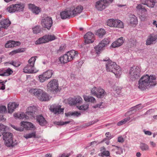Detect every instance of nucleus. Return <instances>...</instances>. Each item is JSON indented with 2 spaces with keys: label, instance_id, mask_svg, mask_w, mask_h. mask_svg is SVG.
Segmentation results:
<instances>
[{
  "label": "nucleus",
  "instance_id": "59",
  "mask_svg": "<svg viewBox=\"0 0 157 157\" xmlns=\"http://www.w3.org/2000/svg\"><path fill=\"white\" fill-rule=\"evenodd\" d=\"M103 103L102 102H101V103H100L99 104H97L96 105H95L93 106V107H94V108H102V107H101V106L102 105V104H103Z\"/></svg>",
  "mask_w": 157,
  "mask_h": 157
},
{
  "label": "nucleus",
  "instance_id": "26",
  "mask_svg": "<svg viewBox=\"0 0 157 157\" xmlns=\"http://www.w3.org/2000/svg\"><path fill=\"white\" fill-rule=\"evenodd\" d=\"M36 121L39 124L42 126H45L47 123L46 121L42 115H39L37 116Z\"/></svg>",
  "mask_w": 157,
  "mask_h": 157
},
{
  "label": "nucleus",
  "instance_id": "37",
  "mask_svg": "<svg viewBox=\"0 0 157 157\" xmlns=\"http://www.w3.org/2000/svg\"><path fill=\"white\" fill-rule=\"evenodd\" d=\"M53 73V71L52 70H49L43 73V74L44 75V76H45L48 79L51 77Z\"/></svg>",
  "mask_w": 157,
  "mask_h": 157
},
{
  "label": "nucleus",
  "instance_id": "58",
  "mask_svg": "<svg viewBox=\"0 0 157 157\" xmlns=\"http://www.w3.org/2000/svg\"><path fill=\"white\" fill-rule=\"evenodd\" d=\"M70 114H71V116H78L81 115L80 113L78 112H72L71 113H70Z\"/></svg>",
  "mask_w": 157,
  "mask_h": 157
},
{
  "label": "nucleus",
  "instance_id": "48",
  "mask_svg": "<svg viewBox=\"0 0 157 157\" xmlns=\"http://www.w3.org/2000/svg\"><path fill=\"white\" fill-rule=\"evenodd\" d=\"M4 71L5 76H9L13 72V71L9 68L4 69Z\"/></svg>",
  "mask_w": 157,
  "mask_h": 157
},
{
  "label": "nucleus",
  "instance_id": "17",
  "mask_svg": "<svg viewBox=\"0 0 157 157\" xmlns=\"http://www.w3.org/2000/svg\"><path fill=\"white\" fill-rule=\"evenodd\" d=\"M140 2L142 4L150 8L154 7L155 3V0H140Z\"/></svg>",
  "mask_w": 157,
  "mask_h": 157
},
{
  "label": "nucleus",
  "instance_id": "60",
  "mask_svg": "<svg viewBox=\"0 0 157 157\" xmlns=\"http://www.w3.org/2000/svg\"><path fill=\"white\" fill-rule=\"evenodd\" d=\"M96 122L95 121H92L90 122H89L86 124V126H89L91 125L94 124Z\"/></svg>",
  "mask_w": 157,
  "mask_h": 157
},
{
  "label": "nucleus",
  "instance_id": "25",
  "mask_svg": "<svg viewBox=\"0 0 157 157\" xmlns=\"http://www.w3.org/2000/svg\"><path fill=\"white\" fill-rule=\"evenodd\" d=\"M20 44L19 42L9 40L5 44V47L7 48H11L19 45Z\"/></svg>",
  "mask_w": 157,
  "mask_h": 157
},
{
  "label": "nucleus",
  "instance_id": "50",
  "mask_svg": "<svg viewBox=\"0 0 157 157\" xmlns=\"http://www.w3.org/2000/svg\"><path fill=\"white\" fill-rule=\"evenodd\" d=\"M39 80L41 82H44L46 80L48 79L45 76H44V75L43 74L39 76Z\"/></svg>",
  "mask_w": 157,
  "mask_h": 157
},
{
  "label": "nucleus",
  "instance_id": "11",
  "mask_svg": "<svg viewBox=\"0 0 157 157\" xmlns=\"http://www.w3.org/2000/svg\"><path fill=\"white\" fill-rule=\"evenodd\" d=\"M41 25L43 27L49 29L52 25V21L51 17H47L42 19L41 21Z\"/></svg>",
  "mask_w": 157,
  "mask_h": 157
},
{
  "label": "nucleus",
  "instance_id": "24",
  "mask_svg": "<svg viewBox=\"0 0 157 157\" xmlns=\"http://www.w3.org/2000/svg\"><path fill=\"white\" fill-rule=\"evenodd\" d=\"M123 42V37H121L118 39L117 40L113 42L111 46L113 48L119 47L121 45Z\"/></svg>",
  "mask_w": 157,
  "mask_h": 157
},
{
  "label": "nucleus",
  "instance_id": "54",
  "mask_svg": "<svg viewBox=\"0 0 157 157\" xmlns=\"http://www.w3.org/2000/svg\"><path fill=\"white\" fill-rule=\"evenodd\" d=\"M70 155L71 154L70 153H63L61 155H60L59 157H69Z\"/></svg>",
  "mask_w": 157,
  "mask_h": 157
},
{
  "label": "nucleus",
  "instance_id": "44",
  "mask_svg": "<svg viewBox=\"0 0 157 157\" xmlns=\"http://www.w3.org/2000/svg\"><path fill=\"white\" fill-rule=\"evenodd\" d=\"M33 30L34 33L37 34L40 32L41 29L40 26H36L33 28Z\"/></svg>",
  "mask_w": 157,
  "mask_h": 157
},
{
  "label": "nucleus",
  "instance_id": "18",
  "mask_svg": "<svg viewBox=\"0 0 157 157\" xmlns=\"http://www.w3.org/2000/svg\"><path fill=\"white\" fill-rule=\"evenodd\" d=\"M60 16L61 18L63 19H64L67 18H69L71 16V9L67 10L61 12Z\"/></svg>",
  "mask_w": 157,
  "mask_h": 157
},
{
  "label": "nucleus",
  "instance_id": "8",
  "mask_svg": "<svg viewBox=\"0 0 157 157\" xmlns=\"http://www.w3.org/2000/svg\"><path fill=\"white\" fill-rule=\"evenodd\" d=\"M24 8V5L21 3L12 5L8 7L7 10L10 13H13L16 11H22Z\"/></svg>",
  "mask_w": 157,
  "mask_h": 157
},
{
  "label": "nucleus",
  "instance_id": "38",
  "mask_svg": "<svg viewBox=\"0 0 157 157\" xmlns=\"http://www.w3.org/2000/svg\"><path fill=\"white\" fill-rule=\"evenodd\" d=\"M36 132L34 131L31 133L26 134L24 135V137L26 139H28L31 138H36Z\"/></svg>",
  "mask_w": 157,
  "mask_h": 157
},
{
  "label": "nucleus",
  "instance_id": "2",
  "mask_svg": "<svg viewBox=\"0 0 157 157\" xmlns=\"http://www.w3.org/2000/svg\"><path fill=\"white\" fill-rule=\"evenodd\" d=\"M109 60V58L103 60L104 61H108L105 65L106 71H107L112 72L117 77H118L122 73L121 68L119 66L117 65L116 63Z\"/></svg>",
  "mask_w": 157,
  "mask_h": 157
},
{
  "label": "nucleus",
  "instance_id": "42",
  "mask_svg": "<svg viewBox=\"0 0 157 157\" xmlns=\"http://www.w3.org/2000/svg\"><path fill=\"white\" fill-rule=\"evenodd\" d=\"M47 42H48L49 41H51L54 40L56 38V37L54 35H45Z\"/></svg>",
  "mask_w": 157,
  "mask_h": 157
},
{
  "label": "nucleus",
  "instance_id": "41",
  "mask_svg": "<svg viewBox=\"0 0 157 157\" xmlns=\"http://www.w3.org/2000/svg\"><path fill=\"white\" fill-rule=\"evenodd\" d=\"M105 34V31L103 29L98 30L96 33V35L100 37H101Z\"/></svg>",
  "mask_w": 157,
  "mask_h": 157
},
{
  "label": "nucleus",
  "instance_id": "3",
  "mask_svg": "<svg viewBox=\"0 0 157 157\" xmlns=\"http://www.w3.org/2000/svg\"><path fill=\"white\" fill-rule=\"evenodd\" d=\"M3 140L5 141V144L8 147H13L17 145V143L13 142V134L12 133L3 132L2 133Z\"/></svg>",
  "mask_w": 157,
  "mask_h": 157
},
{
  "label": "nucleus",
  "instance_id": "33",
  "mask_svg": "<svg viewBox=\"0 0 157 157\" xmlns=\"http://www.w3.org/2000/svg\"><path fill=\"white\" fill-rule=\"evenodd\" d=\"M39 99L42 101H47L48 100L49 97L47 94L43 91L41 95L39 98Z\"/></svg>",
  "mask_w": 157,
  "mask_h": 157
},
{
  "label": "nucleus",
  "instance_id": "63",
  "mask_svg": "<svg viewBox=\"0 0 157 157\" xmlns=\"http://www.w3.org/2000/svg\"><path fill=\"white\" fill-rule=\"evenodd\" d=\"M0 75L2 76H5L4 69H0Z\"/></svg>",
  "mask_w": 157,
  "mask_h": 157
},
{
  "label": "nucleus",
  "instance_id": "23",
  "mask_svg": "<svg viewBox=\"0 0 157 157\" xmlns=\"http://www.w3.org/2000/svg\"><path fill=\"white\" fill-rule=\"evenodd\" d=\"M43 90L40 89H31L29 90V92L32 94H33L36 96L39 99L40 96L41 95Z\"/></svg>",
  "mask_w": 157,
  "mask_h": 157
},
{
  "label": "nucleus",
  "instance_id": "39",
  "mask_svg": "<svg viewBox=\"0 0 157 157\" xmlns=\"http://www.w3.org/2000/svg\"><path fill=\"white\" fill-rule=\"evenodd\" d=\"M140 149L142 151H146L149 150V146L144 143H141L140 146Z\"/></svg>",
  "mask_w": 157,
  "mask_h": 157
},
{
  "label": "nucleus",
  "instance_id": "34",
  "mask_svg": "<svg viewBox=\"0 0 157 157\" xmlns=\"http://www.w3.org/2000/svg\"><path fill=\"white\" fill-rule=\"evenodd\" d=\"M83 98L84 100L86 101L90 102L93 103H94L96 102L95 98L91 96L84 95Z\"/></svg>",
  "mask_w": 157,
  "mask_h": 157
},
{
  "label": "nucleus",
  "instance_id": "27",
  "mask_svg": "<svg viewBox=\"0 0 157 157\" xmlns=\"http://www.w3.org/2000/svg\"><path fill=\"white\" fill-rule=\"evenodd\" d=\"M29 8L31 10L33 13H35L36 14H39L40 12L39 8L33 4H29Z\"/></svg>",
  "mask_w": 157,
  "mask_h": 157
},
{
  "label": "nucleus",
  "instance_id": "19",
  "mask_svg": "<svg viewBox=\"0 0 157 157\" xmlns=\"http://www.w3.org/2000/svg\"><path fill=\"white\" fill-rule=\"evenodd\" d=\"M11 24V22L8 19H6L0 21V31L3 28L6 29Z\"/></svg>",
  "mask_w": 157,
  "mask_h": 157
},
{
  "label": "nucleus",
  "instance_id": "20",
  "mask_svg": "<svg viewBox=\"0 0 157 157\" xmlns=\"http://www.w3.org/2000/svg\"><path fill=\"white\" fill-rule=\"evenodd\" d=\"M20 125L24 128H25L26 130H29L30 128H35L33 124L31 123L23 121L20 123Z\"/></svg>",
  "mask_w": 157,
  "mask_h": 157
},
{
  "label": "nucleus",
  "instance_id": "43",
  "mask_svg": "<svg viewBox=\"0 0 157 157\" xmlns=\"http://www.w3.org/2000/svg\"><path fill=\"white\" fill-rule=\"evenodd\" d=\"M25 51V49L24 48H18L17 49L15 50L10 53V54L13 55L16 53L23 52Z\"/></svg>",
  "mask_w": 157,
  "mask_h": 157
},
{
  "label": "nucleus",
  "instance_id": "52",
  "mask_svg": "<svg viewBox=\"0 0 157 157\" xmlns=\"http://www.w3.org/2000/svg\"><path fill=\"white\" fill-rule=\"evenodd\" d=\"M136 8L139 10H141L142 11H143L144 12H146L147 11L144 8H143L141 4L138 5L136 6Z\"/></svg>",
  "mask_w": 157,
  "mask_h": 157
},
{
  "label": "nucleus",
  "instance_id": "16",
  "mask_svg": "<svg viewBox=\"0 0 157 157\" xmlns=\"http://www.w3.org/2000/svg\"><path fill=\"white\" fill-rule=\"evenodd\" d=\"M104 2L103 0H100L96 2L95 7L98 10L102 11L107 7Z\"/></svg>",
  "mask_w": 157,
  "mask_h": 157
},
{
  "label": "nucleus",
  "instance_id": "7",
  "mask_svg": "<svg viewBox=\"0 0 157 157\" xmlns=\"http://www.w3.org/2000/svg\"><path fill=\"white\" fill-rule=\"evenodd\" d=\"M36 110L37 109L35 106H29L27 109L25 114H21L20 115H23V117L22 118H25L26 119L34 118L35 115V113Z\"/></svg>",
  "mask_w": 157,
  "mask_h": 157
},
{
  "label": "nucleus",
  "instance_id": "36",
  "mask_svg": "<svg viewBox=\"0 0 157 157\" xmlns=\"http://www.w3.org/2000/svg\"><path fill=\"white\" fill-rule=\"evenodd\" d=\"M130 22L132 24H136L137 23V20L136 17L133 14H131L130 16Z\"/></svg>",
  "mask_w": 157,
  "mask_h": 157
},
{
  "label": "nucleus",
  "instance_id": "30",
  "mask_svg": "<svg viewBox=\"0 0 157 157\" xmlns=\"http://www.w3.org/2000/svg\"><path fill=\"white\" fill-rule=\"evenodd\" d=\"M106 94V92L104 90L100 87L98 90L97 97L99 98H103Z\"/></svg>",
  "mask_w": 157,
  "mask_h": 157
},
{
  "label": "nucleus",
  "instance_id": "55",
  "mask_svg": "<svg viewBox=\"0 0 157 157\" xmlns=\"http://www.w3.org/2000/svg\"><path fill=\"white\" fill-rule=\"evenodd\" d=\"M155 112L154 110L153 109H149L147 110L145 113L144 115L147 114H151L152 113H154Z\"/></svg>",
  "mask_w": 157,
  "mask_h": 157
},
{
  "label": "nucleus",
  "instance_id": "13",
  "mask_svg": "<svg viewBox=\"0 0 157 157\" xmlns=\"http://www.w3.org/2000/svg\"><path fill=\"white\" fill-rule=\"evenodd\" d=\"M94 34L91 32H89L86 33L84 36L85 42L87 44L93 43L94 40Z\"/></svg>",
  "mask_w": 157,
  "mask_h": 157
},
{
  "label": "nucleus",
  "instance_id": "21",
  "mask_svg": "<svg viewBox=\"0 0 157 157\" xmlns=\"http://www.w3.org/2000/svg\"><path fill=\"white\" fill-rule=\"evenodd\" d=\"M61 107L60 105L56 106L50 109V110L55 114H58L62 113H63L64 109L61 108Z\"/></svg>",
  "mask_w": 157,
  "mask_h": 157
},
{
  "label": "nucleus",
  "instance_id": "10",
  "mask_svg": "<svg viewBox=\"0 0 157 157\" xmlns=\"http://www.w3.org/2000/svg\"><path fill=\"white\" fill-rule=\"evenodd\" d=\"M109 40L107 38L102 40L98 45L95 47L94 49L96 54H98L104 49V48L109 43Z\"/></svg>",
  "mask_w": 157,
  "mask_h": 157
},
{
  "label": "nucleus",
  "instance_id": "45",
  "mask_svg": "<svg viewBox=\"0 0 157 157\" xmlns=\"http://www.w3.org/2000/svg\"><path fill=\"white\" fill-rule=\"evenodd\" d=\"M99 87L96 88L95 87H94L91 90V92L92 94L94 96H97V94Z\"/></svg>",
  "mask_w": 157,
  "mask_h": 157
},
{
  "label": "nucleus",
  "instance_id": "49",
  "mask_svg": "<svg viewBox=\"0 0 157 157\" xmlns=\"http://www.w3.org/2000/svg\"><path fill=\"white\" fill-rule=\"evenodd\" d=\"M105 135L106 136V138H105L101 142H103L106 141V140L107 139L108 140H110L112 138H113V136H111L110 133L109 132H107L105 133Z\"/></svg>",
  "mask_w": 157,
  "mask_h": 157
},
{
  "label": "nucleus",
  "instance_id": "53",
  "mask_svg": "<svg viewBox=\"0 0 157 157\" xmlns=\"http://www.w3.org/2000/svg\"><path fill=\"white\" fill-rule=\"evenodd\" d=\"M6 107L5 106H0V113H5L6 111Z\"/></svg>",
  "mask_w": 157,
  "mask_h": 157
},
{
  "label": "nucleus",
  "instance_id": "46",
  "mask_svg": "<svg viewBox=\"0 0 157 157\" xmlns=\"http://www.w3.org/2000/svg\"><path fill=\"white\" fill-rule=\"evenodd\" d=\"M114 19H109L106 23L107 25L111 27H113Z\"/></svg>",
  "mask_w": 157,
  "mask_h": 157
},
{
  "label": "nucleus",
  "instance_id": "6",
  "mask_svg": "<svg viewBox=\"0 0 157 157\" xmlns=\"http://www.w3.org/2000/svg\"><path fill=\"white\" fill-rule=\"evenodd\" d=\"M36 60L35 57H32L28 61V63L23 69V72L26 73L34 72V65Z\"/></svg>",
  "mask_w": 157,
  "mask_h": 157
},
{
  "label": "nucleus",
  "instance_id": "51",
  "mask_svg": "<svg viewBox=\"0 0 157 157\" xmlns=\"http://www.w3.org/2000/svg\"><path fill=\"white\" fill-rule=\"evenodd\" d=\"M144 106L142 105L141 104H138L134 106V107L135 108V109H136V111L141 110L143 108H144Z\"/></svg>",
  "mask_w": 157,
  "mask_h": 157
},
{
  "label": "nucleus",
  "instance_id": "47",
  "mask_svg": "<svg viewBox=\"0 0 157 157\" xmlns=\"http://www.w3.org/2000/svg\"><path fill=\"white\" fill-rule=\"evenodd\" d=\"M89 107L88 104H84L79 106H78V109L79 110H86Z\"/></svg>",
  "mask_w": 157,
  "mask_h": 157
},
{
  "label": "nucleus",
  "instance_id": "61",
  "mask_svg": "<svg viewBox=\"0 0 157 157\" xmlns=\"http://www.w3.org/2000/svg\"><path fill=\"white\" fill-rule=\"evenodd\" d=\"M1 87L0 88V90H4L5 88V86L3 83V82H0Z\"/></svg>",
  "mask_w": 157,
  "mask_h": 157
},
{
  "label": "nucleus",
  "instance_id": "35",
  "mask_svg": "<svg viewBox=\"0 0 157 157\" xmlns=\"http://www.w3.org/2000/svg\"><path fill=\"white\" fill-rule=\"evenodd\" d=\"M115 147V148L112 150V151H115L117 155H121L123 153V149L122 148L117 146L113 145Z\"/></svg>",
  "mask_w": 157,
  "mask_h": 157
},
{
  "label": "nucleus",
  "instance_id": "32",
  "mask_svg": "<svg viewBox=\"0 0 157 157\" xmlns=\"http://www.w3.org/2000/svg\"><path fill=\"white\" fill-rule=\"evenodd\" d=\"M113 27L123 28L124 27L123 23L122 21L120 20H114Z\"/></svg>",
  "mask_w": 157,
  "mask_h": 157
},
{
  "label": "nucleus",
  "instance_id": "4",
  "mask_svg": "<svg viewBox=\"0 0 157 157\" xmlns=\"http://www.w3.org/2000/svg\"><path fill=\"white\" fill-rule=\"evenodd\" d=\"M77 56L76 51L72 50L68 52L67 54H65L63 56L59 57V59L61 63H64L70 61Z\"/></svg>",
  "mask_w": 157,
  "mask_h": 157
},
{
  "label": "nucleus",
  "instance_id": "5",
  "mask_svg": "<svg viewBox=\"0 0 157 157\" xmlns=\"http://www.w3.org/2000/svg\"><path fill=\"white\" fill-rule=\"evenodd\" d=\"M141 69L138 66H134L131 68L129 75L130 79L134 81L139 78L141 75Z\"/></svg>",
  "mask_w": 157,
  "mask_h": 157
},
{
  "label": "nucleus",
  "instance_id": "1",
  "mask_svg": "<svg viewBox=\"0 0 157 157\" xmlns=\"http://www.w3.org/2000/svg\"><path fill=\"white\" fill-rule=\"evenodd\" d=\"M156 76L146 75L143 76L138 82V88L142 90L148 89L151 86H154L156 84Z\"/></svg>",
  "mask_w": 157,
  "mask_h": 157
},
{
  "label": "nucleus",
  "instance_id": "14",
  "mask_svg": "<svg viewBox=\"0 0 157 157\" xmlns=\"http://www.w3.org/2000/svg\"><path fill=\"white\" fill-rule=\"evenodd\" d=\"M48 89L51 91H55L57 90L58 87L57 81L54 79L50 82L48 84Z\"/></svg>",
  "mask_w": 157,
  "mask_h": 157
},
{
  "label": "nucleus",
  "instance_id": "29",
  "mask_svg": "<svg viewBox=\"0 0 157 157\" xmlns=\"http://www.w3.org/2000/svg\"><path fill=\"white\" fill-rule=\"evenodd\" d=\"M100 151L101 153L98 154V155L99 156H110L109 152L108 151H106L105 147H102L101 148Z\"/></svg>",
  "mask_w": 157,
  "mask_h": 157
},
{
  "label": "nucleus",
  "instance_id": "57",
  "mask_svg": "<svg viewBox=\"0 0 157 157\" xmlns=\"http://www.w3.org/2000/svg\"><path fill=\"white\" fill-rule=\"evenodd\" d=\"M6 127L2 124H0V130L2 131H5Z\"/></svg>",
  "mask_w": 157,
  "mask_h": 157
},
{
  "label": "nucleus",
  "instance_id": "64",
  "mask_svg": "<svg viewBox=\"0 0 157 157\" xmlns=\"http://www.w3.org/2000/svg\"><path fill=\"white\" fill-rule=\"evenodd\" d=\"M62 123H63V121H56L54 122V124L59 125H62L63 124Z\"/></svg>",
  "mask_w": 157,
  "mask_h": 157
},
{
  "label": "nucleus",
  "instance_id": "56",
  "mask_svg": "<svg viewBox=\"0 0 157 157\" xmlns=\"http://www.w3.org/2000/svg\"><path fill=\"white\" fill-rule=\"evenodd\" d=\"M104 2L106 4L107 6H108L111 3L113 0H103Z\"/></svg>",
  "mask_w": 157,
  "mask_h": 157
},
{
  "label": "nucleus",
  "instance_id": "9",
  "mask_svg": "<svg viewBox=\"0 0 157 157\" xmlns=\"http://www.w3.org/2000/svg\"><path fill=\"white\" fill-rule=\"evenodd\" d=\"M109 40L107 38L102 40L98 45L95 47L94 49L96 54H98L104 49V48L109 43Z\"/></svg>",
  "mask_w": 157,
  "mask_h": 157
},
{
  "label": "nucleus",
  "instance_id": "15",
  "mask_svg": "<svg viewBox=\"0 0 157 157\" xmlns=\"http://www.w3.org/2000/svg\"><path fill=\"white\" fill-rule=\"evenodd\" d=\"M157 40V35L151 34L149 36L146 40V44L147 45H150L155 44Z\"/></svg>",
  "mask_w": 157,
  "mask_h": 157
},
{
  "label": "nucleus",
  "instance_id": "31",
  "mask_svg": "<svg viewBox=\"0 0 157 157\" xmlns=\"http://www.w3.org/2000/svg\"><path fill=\"white\" fill-rule=\"evenodd\" d=\"M45 35L39 38L35 41V44H40L43 43L48 42Z\"/></svg>",
  "mask_w": 157,
  "mask_h": 157
},
{
  "label": "nucleus",
  "instance_id": "12",
  "mask_svg": "<svg viewBox=\"0 0 157 157\" xmlns=\"http://www.w3.org/2000/svg\"><path fill=\"white\" fill-rule=\"evenodd\" d=\"M68 104L70 105H75L82 102V99L79 96L74 98H70L68 99Z\"/></svg>",
  "mask_w": 157,
  "mask_h": 157
},
{
  "label": "nucleus",
  "instance_id": "28",
  "mask_svg": "<svg viewBox=\"0 0 157 157\" xmlns=\"http://www.w3.org/2000/svg\"><path fill=\"white\" fill-rule=\"evenodd\" d=\"M18 106V104L15 102L9 103L8 105V112L9 113H12Z\"/></svg>",
  "mask_w": 157,
  "mask_h": 157
},
{
  "label": "nucleus",
  "instance_id": "22",
  "mask_svg": "<svg viewBox=\"0 0 157 157\" xmlns=\"http://www.w3.org/2000/svg\"><path fill=\"white\" fill-rule=\"evenodd\" d=\"M83 9V7L81 6H78L73 10H71L72 15L75 17L77 14H80Z\"/></svg>",
  "mask_w": 157,
  "mask_h": 157
},
{
  "label": "nucleus",
  "instance_id": "40",
  "mask_svg": "<svg viewBox=\"0 0 157 157\" xmlns=\"http://www.w3.org/2000/svg\"><path fill=\"white\" fill-rule=\"evenodd\" d=\"M130 117H128L127 118L124 119L121 121L118 122L117 123V125L118 126L121 125L125 123L126 122L129 121L130 119Z\"/></svg>",
  "mask_w": 157,
  "mask_h": 157
},
{
  "label": "nucleus",
  "instance_id": "62",
  "mask_svg": "<svg viewBox=\"0 0 157 157\" xmlns=\"http://www.w3.org/2000/svg\"><path fill=\"white\" fill-rule=\"evenodd\" d=\"M144 132L146 135H151L152 134V133L151 132L149 131H146L145 130H144Z\"/></svg>",
  "mask_w": 157,
  "mask_h": 157
}]
</instances>
